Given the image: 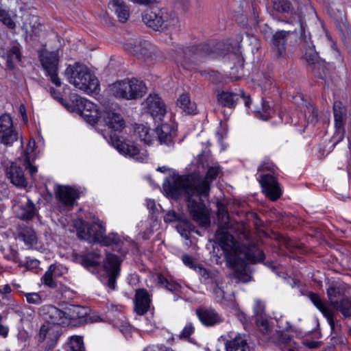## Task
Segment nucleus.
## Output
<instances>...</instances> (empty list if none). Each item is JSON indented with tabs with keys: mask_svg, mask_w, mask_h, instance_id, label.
Masks as SVG:
<instances>
[{
	"mask_svg": "<svg viewBox=\"0 0 351 351\" xmlns=\"http://www.w3.org/2000/svg\"><path fill=\"white\" fill-rule=\"evenodd\" d=\"M79 262L85 267H95L99 266L101 262V254L97 251L86 252L78 257Z\"/></svg>",
	"mask_w": 351,
	"mask_h": 351,
	"instance_id": "nucleus-27",
	"label": "nucleus"
},
{
	"mask_svg": "<svg viewBox=\"0 0 351 351\" xmlns=\"http://www.w3.org/2000/svg\"><path fill=\"white\" fill-rule=\"evenodd\" d=\"M307 295L310 300L312 302V303L319 310V311L326 318L331 330L332 331H335L338 325V321L335 320V310L330 308L327 305V304L321 299L318 294L315 293L313 292H308Z\"/></svg>",
	"mask_w": 351,
	"mask_h": 351,
	"instance_id": "nucleus-14",
	"label": "nucleus"
},
{
	"mask_svg": "<svg viewBox=\"0 0 351 351\" xmlns=\"http://www.w3.org/2000/svg\"><path fill=\"white\" fill-rule=\"evenodd\" d=\"M24 167L28 170L31 176H33L37 172V167L32 165L29 160L24 162Z\"/></svg>",
	"mask_w": 351,
	"mask_h": 351,
	"instance_id": "nucleus-62",
	"label": "nucleus"
},
{
	"mask_svg": "<svg viewBox=\"0 0 351 351\" xmlns=\"http://www.w3.org/2000/svg\"><path fill=\"white\" fill-rule=\"evenodd\" d=\"M327 295L333 310L345 317H351V287L340 282H332L327 288Z\"/></svg>",
	"mask_w": 351,
	"mask_h": 351,
	"instance_id": "nucleus-6",
	"label": "nucleus"
},
{
	"mask_svg": "<svg viewBox=\"0 0 351 351\" xmlns=\"http://www.w3.org/2000/svg\"><path fill=\"white\" fill-rule=\"evenodd\" d=\"M25 296L27 302L29 304L38 305L42 302V298L38 293H25Z\"/></svg>",
	"mask_w": 351,
	"mask_h": 351,
	"instance_id": "nucleus-54",
	"label": "nucleus"
},
{
	"mask_svg": "<svg viewBox=\"0 0 351 351\" xmlns=\"http://www.w3.org/2000/svg\"><path fill=\"white\" fill-rule=\"evenodd\" d=\"M80 223L77 228V237L89 243H98L106 232V228L99 220L91 223L80 221Z\"/></svg>",
	"mask_w": 351,
	"mask_h": 351,
	"instance_id": "nucleus-12",
	"label": "nucleus"
},
{
	"mask_svg": "<svg viewBox=\"0 0 351 351\" xmlns=\"http://www.w3.org/2000/svg\"><path fill=\"white\" fill-rule=\"evenodd\" d=\"M147 109L154 119L162 120V117L166 114L165 105L161 98L157 94H150L144 102Z\"/></svg>",
	"mask_w": 351,
	"mask_h": 351,
	"instance_id": "nucleus-17",
	"label": "nucleus"
},
{
	"mask_svg": "<svg viewBox=\"0 0 351 351\" xmlns=\"http://www.w3.org/2000/svg\"><path fill=\"white\" fill-rule=\"evenodd\" d=\"M14 128L11 117L8 114H3L0 117V132Z\"/></svg>",
	"mask_w": 351,
	"mask_h": 351,
	"instance_id": "nucleus-49",
	"label": "nucleus"
},
{
	"mask_svg": "<svg viewBox=\"0 0 351 351\" xmlns=\"http://www.w3.org/2000/svg\"><path fill=\"white\" fill-rule=\"evenodd\" d=\"M2 316L0 315V335L5 337L8 334V328L1 324Z\"/></svg>",
	"mask_w": 351,
	"mask_h": 351,
	"instance_id": "nucleus-64",
	"label": "nucleus"
},
{
	"mask_svg": "<svg viewBox=\"0 0 351 351\" xmlns=\"http://www.w3.org/2000/svg\"><path fill=\"white\" fill-rule=\"evenodd\" d=\"M18 139V132L14 128L0 132V141L5 145H11Z\"/></svg>",
	"mask_w": 351,
	"mask_h": 351,
	"instance_id": "nucleus-38",
	"label": "nucleus"
},
{
	"mask_svg": "<svg viewBox=\"0 0 351 351\" xmlns=\"http://www.w3.org/2000/svg\"><path fill=\"white\" fill-rule=\"evenodd\" d=\"M226 351H251L245 335L237 334L226 343Z\"/></svg>",
	"mask_w": 351,
	"mask_h": 351,
	"instance_id": "nucleus-23",
	"label": "nucleus"
},
{
	"mask_svg": "<svg viewBox=\"0 0 351 351\" xmlns=\"http://www.w3.org/2000/svg\"><path fill=\"white\" fill-rule=\"evenodd\" d=\"M271 8L272 12L294 14L297 17V22H298L300 27L303 28L302 19L304 15V7L302 5H298L297 8L295 9L289 0H273Z\"/></svg>",
	"mask_w": 351,
	"mask_h": 351,
	"instance_id": "nucleus-16",
	"label": "nucleus"
},
{
	"mask_svg": "<svg viewBox=\"0 0 351 351\" xmlns=\"http://www.w3.org/2000/svg\"><path fill=\"white\" fill-rule=\"evenodd\" d=\"M77 102L78 103V110L84 109L90 111L92 110H97V106L93 103L84 98L80 97L77 100Z\"/></svg>",
	"mask_w": 351,
	"mask_h": 351,
	"instance_id": "nucleus-52",
	"label": "nucleus"
},
{
	"mask_svg": "<svg viewBox=\"0 0 351 351\" xmlns=\"http://www.w3.org/2000/svg\"><path fill=\"white\" fill-rule=\"evenodd\" d=\"M39 314L45 323L40 327L38 341L43 342L48 338L51 340V347H54L61 335L60 326L68 325L65 311L52 305H45L40 308Z\"/></svg>",
	"mask_w": 351,
	"mask_h": 351,
	"instance_id": "nucleus-4",
	"label": "nucleus"
},
{
	"mask_svg": "<svg viewBox=\"0 0 351 351\" xmlns=\"http://www.w3.org/2000/svg\"><path fill=\"white\" fill-rule=\"evenodd\" d=\"M197 315L201 322L207 326H213L221 322L219 314L211 308H200L197 310Z\"/></svg>",
	"mask_w": 351,
	"mask_h": 351,
	"instance_id": "nucleus-25",
	"label": "nucleus"
},
{
	"mask_svg": "<svg viewBox=\"0 0 351 351\" xmlns=\"http://www.w3.org/2000/svg\"><path fill=\"white\" fill-rule=\"evenodd\" d=\"M158 281L161 285L164 286L167 289L169 290L170 291H178L180 288L178 284L169 282L167 278H165L161 275L158 276Z\"/></svg>",
	"mask_w": 351,
	"mask_h": 351,
	"instance_id": "nucleus-53",
	"label": "nucleus"
},
{
	"mask_svg": "<svg viewBox=\"0 0 351 351\" xmlns=\"http://www.w3.org/2000/svg\"><path fill=\"white\" fill-rule=\"evenodd\" d=\"M273 110L268 101L263 100L261 110L256 112V116L263 121H267L271 117Z\"/></svg>",
	"mask_w": 351,
	"mask_h": 351,
	"instance_id": "nucleus-41",
	"label": "nucleus"
},
{
	"mask_svg": "<svg viewBox=\"0 0 351 351\" xmlns=\"http://www.w3.org/2000/svg\"><path fill=\"white\" fill-rule=\"evenodd\" d=\"M36 213V209L34 202L27 199L26 203L23 204L18 211V217L23 220L32 219Z\"/></svg>",
	"mask_w": 351,
	"mask_h": 351,
	"instance_id": "nucleus-32",
	"label": "nucleus"
},
{
	"mask_svg": "<svg viewBox=\"0 0 351 351\" xmlns=\"http://www.w3.org/2000/svg\"><path fill=\"white\" fill-rule=\"evenodd\" d=\"M69 351H86L81 337L73 336L71 337Z\"/></svg>",
	"mask_w": 351,
	"mask_h": 351,
	"instance_id": "nucleus-43",
	"label": "nucleus"
},
{
	"mask_svg": "<svg viewBox=\"0 0 351 351\" xmlns=\"http://www.w3.org/2000/svg\"><path fill=\"white\" fill-rule=\"evenodd\" d=\"M315 77L326 80L328 74L329 69L326 66V64L324 60L317 62L316 64L308 69Z\"/></svg>",
	"mask_w": 351,
	"mask_h": 351,
	"instance_id": "nucleus-34",
	"label": "nucleus"
},
{
	"mask_svg": "<svg viewBox=\"0 0 351 351\" xmlns=\"http://www.w3.org/2000/svg\"><path fill=\"white\" fill-rule=\"evenodd\" d=\"M222 173L221 167L215 163L208 166L205 177L193 173L173 178V182L164 183L163 188L173 199L182 198L192 219L201 226H208L210 219L204 201L208 199L211 182Z\"/></svg>",
	"mask_w": 351,
	"mask_h": 351,
	"instance_id": "nucleus-1",
	"label": "nucleus"
},
{
	"mask_svg": "<svg viewBox=\"0 0 351 351\" xmlns=\"http://www.w3.org/2000/svg\"><path fill=\"white\" fill-rule=\"evenodd\" d=\"M150 131V129L144 125H139L136 128L140 140L146 145H151L154 140Z\"/></svg>",
	"mask_w": 351,
	"mask_h": 351,
	"instance_id": "nucleus-36",
	"label": "nucleus"
},
{
	"mask_svg": "<svg viewBox=\"0 0 351 351\" xmlns=\"http://www.w3.org/2000/svg\"><path fill=\"white\" fill-rule=\"evenodd\" d=\"M212 285L215 286L213 287V293L215 297L219 300H230V295H227L225 287L223 286L221 280L219 278L217 279H215L214 281L212 282Z\"/></svg>",
	"mask_w": 351,
	"mask_h": 351,
	"instance_id": "nucleus-37",
	"label": "nucleus"
},
{
	"mask_svg": "<svg viewBox=\"0 0 351 351\" xmlns=\"http://www.w3.org/2000/svg\"><path fill=\"white\" fill-rule=\"evenodd\" d=\"M195 271L199 274V276H201L204 283L208 284L210 282L212 284V282L214 281L215 279L218 278L215 274H209L205 268L199 265H197V269Z\"/></svg>",
	"mask_w": 351,
	"mask_h": 351,
	"instance_id": "nucleus-46",
	"label": "nucleus"
},
{
	"mask_svg": "<svg viewBox=\"0 0 351 351\" xmlns=\"http://www.w3.org/2000/svg\"><path fill=\"white\" fill-rule=\"evenodd\" d=\"M48 269L51 270V273L56 278L62 276L64 271H66V269L60 265H51Z\"/></svg>",
	"mask_w": 351,
	"mask_h": 351,
	"instance_id": "nucleus-56",
	"label": "nucleus"
},
{
	"mask_svg": "<svg viewBox=\"0 0 351 351\" xmlns=\"http://www.w3.org/2000/svg\"><path fill=\"white\" fill-rule=\"evenodd\" d=\"M98 122L103 123L108 130H111L109 134V139L106 134L103 135L119 153L133 158L137 161L143 160V158L139 155V148L134 142L122 140L116 134L115 132L123 129L125 125L124 120L120 114L115 112L111 107L104 106Z\"/></svg>",
	"mask_w": 351,
	"mask_h": 351,
	"instance_id": "nucleus-2",
	"label": "nucleus"
},
{
	"mask_svg": "<svg viewBox=\"0 0 351 351\" xmlns=\"http://www.w3.org/2000/svg\"><path fill=\"white\" fill-rule=\"evenodd\" d=\"M194 330L195 328L192 324H186L179 335V338L181 339L189 338L193 333Z\"/></svg>",
	"mask_w": 351,
	"mask_h": 351,
	"instance_id": "nucleus-57",
	"label": "nucleus"
},
{
	"mask_svg": "<svg viewBox=\"0 0 351 351\" xmlns=\"http://www.w3.org/2000/svg\"><path fill=\"white\" fill-rule=\"evenodd\" d=\"M65 73L69 83L84 92L93 93L99 86L96 76L83 64L76 62L73 65H69Z\"/></svg>",
	"mask_w": 351,
	"mask_h": 351,
	"instance_id": "nucleus-5",
	"label": "nucleus"
},
{
	"mask_svg": "<svg viewBox=\"0 0 351 351\" xmlns=\"http://www.w3.org/2000/svg\"><path fill=\"white\" fill-rule=\"evenodd\" d=\"M182 260L185 265L187 267L197 269V265L193 258L188 254L182 255Z\"/></svg>",
	"mask_w": 351,
	"mask_h": 351,
	"instance_id": "nucleus-59",
	"label": "nucleus"
},
{
	"mask_svg": "<svg viewBox=\"0 0 351 351\" xmlns=\"http://www.w3.org/2000/svg\"><path fill=\"white\" fill-rule=\"evenodd\" d=\"M177 53V60L184 69H190L197 61L210 55L211 51L208 45L200 44L184 49L179 47Z\"/></svg>",
	"mask_w": 351,
	"mask_h": 351,
	"instance_id": "nucleus-8",
	"label": "nucleus"
},
{
	"mask_svg": "<svg viewBox=\"0 0 351 351\" xmlns=\"http://www.w3.org/2000/svg\"><path fill=\"white\" fill-rule=\"evenodd\" d=\"M276 167L271 162H263L258 168V172L267 171L271 173H274Z\"/></svg>",
	"mask_w": 351,
	"mask_h": 351,
	"instance_id": "nucleus-60",
	"label": "nucleus"
},
{
	"mask_svg": "<svg viewBox=\"0 0 351 351\" xmlns=\"http://www.w3.org/2000/svg\"><path fill=\"white\" fill-rule=\"evenodd\" d=\"M254 311L256 315V318H261L265 317V306L262 302L259 300H256L255 302V304L254 306Z\"/></svg>",
	"mask_w": 351,
	"mask_h": 351,
	"instance_id": "nucleus-55",
	"label": "nucleus"
},
{
	"mask_svg": "<svg viewBox=\"0 0 351 351\" xmlns=\"http://www.w3.org/2000/svg\"><path fill=\"white\" fill-rule=\"evenodd\" d=\"M0 22L10 29L16 28V23L11 18L10 13L5 9L0 8Z\"/></svg>",
	"mask_w": 351,
	"mask_h": 351,
	"instance_id": "nucleus-42",
	"label": "nucleus"
},
{
	"mask_svg": "<svg viewBox=\"0 0 351 351\" xmlns=\"http://www.w3.org/2000/svg\"><path fill=\"white\" fill-rule=\"evenodd\" d=\"M246 45L250 47L252 53L258 51L260 47V43L258 38L252 35L246 34L241 39Z\"/></svg>",
	"mask_w": 351,
	"mask_h": 351,
	"instance_id": "nucleus-45",
	"label": "nucleus"
},
{
	"mask_svg": "<svg viewBox=\"0 0 351 351\" xmlns=\"http://www.w3.org/2000/svg\"><path fill=\"white\" fill-rule=\"evenodd\" d=\"M56 198L61 206L71 208L75 200L78 197L77 191L72 187L67 186H59L56 191Z\"/></svg>",
	"mask_w": 351,
	"mask_h": 351,
	"instance_id": "nucleus-20",
	"label": "nucleus"
},
{
	"mask_svg": "<svg viewBox=\"0 0 351 351\" xmlns=\"http://www.w3.org/2000/svg\"><path fill=\"white\" fill-rule=\"evenodd\" d=\"M143 21L156 31H161L174 25L176 19L170 18L167 12L158 8L146 10L142 14Z\"/></svg>",
	"mask_w": 351,
	"mask_h": 351,
	"instance_id": "nucleus-9",
	"label": "nucleus"
},
{
	"mask_svg": "<svg viewBox=\"0 0 351 351\" xmlns=\"http://www.w3.org/2000/svg\"><path fill=\"white\" fill-rule=\"evenodd\" d=\"M304 59L307 64V69L322 60L319 57L318 53L315 50V46L313 44L308 45L305 49Z\"/></svg>",
	"mask_w": 351,
	"mask_h": 351,
	"instance_id": "nucleus-35",
	"label": "nucleus"
},
{
	"mask_svg": "<svg viewBox=\"0 0 351 351\" xmlns=\"http://www.w3.org/2000/svg\"><path fill=\"white\" fill-rule=\"evenodd\" d=\"M333 114L335 128L337 130H341L344 125L346 116V109L341 101L334 102Z\"/></svg>",
	"mask_w": 351,
	"mask_h": 351,
	"instance_id": "nucleus-30",
	"label": "nucleus"
},
{
	"mask_svg": "<svg viewBox=\"0 0 351 351\" xmlns=\"http://www.w3.org/2000/svg\"><path fill=\"white\" fill-rule=\"evenodd\" d=\"M217 217L222 226L221 228H227L229 222V215L227 208L224 206L221 205L218 207Z\"/></svg>",
	"mask_w": 351,
	"mask_h": 351,
	"instance_id": "nucleus-47",
	"label": "nucleus"
},
{
	"mask_svg": "<svg viewBox=\"0 0 351 351\" xmlns=\"http://www.w3.org/2000/svg\"><path fill=\"white\" fill-rule=\"evenodd\" d=\"M80 116L88 123L94 124L98 122L101 112L98 110H88L84 109L78 110Z\"/></svg>",
	"mask_w": 351,
	"mask_h": 351,
	"instance_id": "nucleus-39",
	"label": "nucleus"
},
{
	"mask_svg": "<svg viewBox=\"0 0 351 351\" xmlns=\"http://www.w3.org/2000/svg\"><path fill=\"white\" fill-rule=\"evenodd\" d=\"M274 337L276 338L275 343L279 342L288 344L291 341V337H289V335L287 334H283L278 331H276V335L274 336Z\"/></svg>",
	"mask_w": 351,
	"mask_h": 351,
	"instance_id": "nucleus-61",
	"label": "nucleus"
},
{
	"mask_svg": "<svg viewBox=\"0 0 351 351\" xmlns=\"http://www.w3.org/2000/svg\"><path fill=\"white\" fill-rule=\"evenodd\" d=\"M220 228L216 233V239L218 241L224 252L228 254L243 255L241 258L251 263L263 262L265 254L254 243H243L238 244L233 236Z\"/></svg>",
	"mask_w": 351,
	"mask_h": 351,
	"instance_id": "nucleus-3",
	"label": "nucleus"
},
{
	"mask_svg": "<svg viewBox=\"0 0 351 351\" xmlns=\"http://www.w3.org/2000/svg\"><path fill=\"white\" fill-rule=\"evenodd\" d=\"M108 8L115 12L120 22L125 23L128 19L129 8L123 0H110Z\"/></svg>",
	"mask_w": 351,
	"mask_h": 351,
	"instance_id": "nucleus-26",
	"label": "nucleus"
},
{
	"mask_svg": "<svg viewBox=\"0 0 351 351\" xmlns=\"http://www.w3.org/2000/svg\"><path fill=\"white\" fill-rule=\"evenodd\" d=\"M2 57L6 60V64L9 69H14L16 64L21 61V53L19 45H13Z\"/></svg>",
	"mask_w": 351,
	"mask_h": 351,
	"instance_id": "nucleus-28",
	"label": "nucleus"
},
{
	"mask_svg": "<svg viewBox=\"0 0 351 351\" xmlns=\"http://www.w3.org/2000/svg\"><path fill=\"white\" fill-rule=\"evenodd\" d=\"M40 262L38 260H30L27 261L26 263L25 264V266L27 269H34L37 268L39 266Z\"/></svg>",
	"mask_w": 351,
	"mask_h": 351,
	"instance_id": "nucleus-63",
	"label": "nucleus"
},
{
	"mask_svg": "<svg viewBox=\"0 0 351 351\" xmlns=\"http://www.w3.org/2000/svg\"><path fill=\"white\" fill-rule=\"evenodd\" d=\"M142 47L143 40L128 42L124 45V49L126 51L136 56L138 58Z\"/></svg>",
	"mask_w": 351,
	"mask_h": 351,
	"instance_id": "nucleus-44",
	"label": "nucleus"
},
{
	"mask_svg": "<svg viewBox=\"0 0 351 351\" xmlns=\"http://www.w3.org/2000/svg\"><path fill=\"white\" fill-rule=\"evenodd\" d=\"M121 242V239L119 235L116 233H109L108 235L105 234L102 235V237L99 239V242L102 245L108 246L112 245H119Z\"/></svg>",
	"mask_w": 351,
	"mask_h": 351,
	"instance_id": "nucleus-40",
	"label": "nucleus"
},
{
	"mask_svg": "<svg viewBox=\"0 0 351 351\" xmlns=\"http://www.w3.org/2000/svg\"><path fill=\"white\" fill-rule=\"evenodd\" d=\"M289 32L278 31L273 34L270 40V46L274 56L276 59L284 58L286 54L287 36Z\"/></svg>",
	"mask_w": 351,
	"mask_h": 351,
	"instance_id": "nucleus-18",
	"label": "nucleus"
},
{
	"mask_svg": "<svg viewBox=\"0 0 351 351\" xmlns=\"http://www.w3.org/2000/svg\"><path fill=\"white\" fill-rule=\"evenodd\" d=\"M19 239L29 247L36 243L37 237L35 231L29 227H25L21 229L19 232Z\"/></svg>",
	"mask_w": 351,
	"mask_h": 351,
	"instance_id": "nucleus-33",
	"label": "nucleus"
},
{
	"mask_svg": "<svg viewBox=\"0 0 351 351\" xmlns=\"http://www.w3.org/2000/svg\"><path fill=\"white\" fill-rule=\"evenodd\" d=\"M152 133L156 134V138L160 144L167 146L173 145V138L176 136V132L172 125L162 123L158 125Z\"/></svg>",
	"mask_w": 351,
	"mask_h": 351,
	"instance_id": "nucleus-19",
	"label": "nucleus"
},
{
	"mask_svg": "<svg viewBox=\"0 0 351 351\" xmlns=\"http://www.w3.org/2000/svg\"><path fill=\"white\" fill-rule=\"evenodd\" d=\"M217 99L218 104L221 106L229 108H233L236 106L239 99V96L238 95L231 92L222 91L217 95Z\"/></svg>",
	"mask_w": 351,
	"mask_h": 351,
	"instance_id": "nucleus-31",
	"label": "nucleus"
},
{
	"mask_svg": "<svg viewBox=\"0 0 351 351\" xmlns=\"http://www.w3.org/2000/svg\"><path fill=\"white\" fill-rule=\"evenodd\" d=\"M122 260L117 255L110 253L106 254L104 261V276L102 281L111 290L116 288V280L120 275V266Z\"/></svg>",
	"mask_w": 351,
	"mask_h": 351,
	"instance_id": "nucleus-10",
	"label": "nucleus"
},
{
	"mask_svg": "<svg viewBox=\"0 0 351 351\" xmlns=\"http://www.w3.org/2000/svg\"><path fill=\"white\" fill-rule=\"evenodd\" d=\"M39 59L43 68L50 77L51 82L56 86H60L62 83L58 76L59 63L58 51H43L39 53Z\"/></svg>",
	"mask_w": 351,
	"mask_h": 351,
	"instance_id": "nucleus-11",
	"label": "nucleus"
},
{
	"mask_svg": "<svg viewBox=\"0 0 351 351\" xmlns=\"http://www.w3.org/2000/svg\"><path fill=\"white\" fill-rule=\"evenodd\" d=\"M154 47L147 40H143V47L140 51L138 58H147L152 56Z\"/></svg>",
	"mask_w": 351,
	"mask_h": 351,
	"instance_id": "nucleus-48",
	"label": "nucleus"
},
{
	"mask_svg": "<svg viewBox=\"0 0 351 351\" xmlns=\"http://www.w3.org/2000/svg\"><path fill=\"white\" fill-rule=\"evenodd\" d=\"M176 104L187 114H195L197 113L196 104L191 101L187 93L182 94L178 99Z\"/></svg>",
	"mask_w": 351,
	"mask_h": 351,
	"instance_id": "nucleus-29",
	"label": "nucleus"
},
{
	"mask_svg": "<svg viewBox=\"0 0 351 351\" xmlns=\"http://www.w3.org/2000/svg\"><path fill=\"white\" fill-rule=\"evenodd\" d=\"M110 90L117 98L130 100L142 97L146 93L147 87L143 81L127 78L113 83Z\"/></svg>",
	"mask_w": 351,
	"mask_h": 351,
	"instance_id": "nucleus-7",
	"label": "nucleus"
},
{
	"mask_svg": "<svg viewBox=\"0 0 351 351\" xmlns=\"http://www.w3.org/2000/svg\"><path fill=\"white\" fill-rule=\"evenodd\" d=\"M151 299L147 290L139 289L136 291L134 309L138 315L145 314L150 307Z\"/></svg>",
	"mask_w": 351,
	"mask_h": 351,
	"instance_id": "nucleus-21",
	"label": "nucleus"
},
{
	"mask_svg": "<svg viewBox=\"0 0 351 351\" xmlns=\"http://www.w3.org/2000/svg\"><path fill=\"white\" fill-rule=\"evenodd\" d=\"M263 193L271 200L276 201L282 195V191L276 179L269 173L261 174L258 178Z\"/></svg>",
	"mask_w": 351,
	"mask_h": 351,
	"instance_id": "nucleus-13",
	"label": "nucleus"
},
{
	"mask_svg": "<svg viewBox=\"0 0 351 351\" xmlns=\"http://www.w3.org/2000/svg\"><path fill=\"white\" fill-rule=\"evenodd\" d=\"M55 279L56 278L51 273V270L47 269L44 276L42 277L41 280L45 285L54 289L56 288L58 285Z\"/></svg>",
	"mask_w": 351,
	"mask_h": 351,
	"instance_id": "nucleus-50",
	"label": "nucleus"
},
{
	"mask_svg": "<svg viewBox=\"0 0 351 351\" xmlns=\"http://www.w3.org/2000/svg\"><path fill=\"white\" fill-rule=\"evenodd\" d=\"M256 326L262 333L263 341L268 342H276V331L273 330L268 319L266 317L256 318Z\"/></svg>",
	"mask_w": 351,
	"mask_h": 351,
	"instance_id": "nucleus-24",
	"label": "nucleus"
},
{
	"mask_svg": "<svg viewBox=\"0 0 351 351\" xmlns=\"http://www.w3.org/2000/svg\"><path fill=\"white\" fill-rule=\"evenodd\" d=\"M6 175L10 182L18 187H26L27 182L23 169L16 164H12L6 169Z\"/></svg>",
	"mask_w": 351,
	"mask_h": 351,
	"instance_id": "nucleus-22",
	"label": "nucleus"
},
{
	"mask_svg": "<svg viewBox=\"0 0 351 351\" xmlns=\"http://www.w3.org/2000/svg\"><path fill=\"white\" fill-rule=\"evenodd\" d=\"M89 309L80 305H69L65 308L66 317L68 319V325L79 326L87 322V315Z\"/></svg>",
	"mask_w": 351,
	"mask_h": 351,
	"instance_id": "nucleus-15",
	"label": "nucleus"
},
{
	"mask_svg": "<svg viewBox=\"0 0 351 351\" xmlns=\"http://www.w3.org/2000/svg\"><path fill=\"white\" fill-rule=\"evenodd\" d=\"M181 217L179 214L176 213L174 210H169L164 217V221L167 223H171L176 221H180Z\"/></svg>",
	"mask_w": 351,
	"mask_h": 351,
	"instance_id": "nucleus-58",
	"label": "nucleus"
},
{
	"mask_svg": "<svg viewBox=\"0 0 351 351\" xmlns=\"http://www.w3.org/2000/svg\"><path fill=\"white\" fill-rule=\"evenodd\" d=\"M192 226L189 221H184L177 225L176 228L178 231L180 233L182 237L188 239L189 238L190 230Z\"/></svg>",
	"mask_w": 351,
	"mask_h": 351,
	"instance_id": "nucleus-51",
	"label": "nucleus"
}]
</instances>
